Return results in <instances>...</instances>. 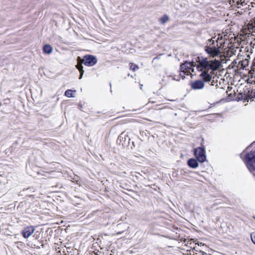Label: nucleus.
Wrapping results in <instances>:
<instances>
[{"label":"nucleus","instance_id":"nucleus-1","mask_svg":"<svg viewBox=\"0 0 255 255\" xmlns=\"http://www.w3.org/2000/svg\"><path fill=\"white\" fill-rule=\"evenodd\" d=\"M198 60H197L198 65L197 69L199 71H209L217 69L220 66V62L218 60H215L212 61H209L207 58H201L198 57Z\"/></svg>","mask_w":255,"mask_h":255},{"label":"nucleus","instance_id":"nucleus-2","mask_svg":"<svg viewBox=\"0 0 255 255\" xmlns=\"http://www.w3.org/2000/svg\"><path fill=\"white\" fill-rule=\"evenodd\" d=\"M243 160L250 172L255 176V150L246 153Z\"/></svg>","mask_w":255,"mask_h":255},{"label":"nucleus","instance_id":"nucleus-3","mask_svg":"<svg viewBox=\"0 0 255 255\" xmlns=\"http://www.w3.org/2000/svg\"><path fill=\"white\" fill-rule=\"evenodd\" d=\"M130 139L125 132H123L119 135L117 140V143L123 147H127L128 148H132L134 146V142H132V145L130 144Z\"/></svg>","mask_w":255,"mask_h":255},{"label":"nucleus","instance_id":"nucleus-4","mask_svg":"<svg viewBox=\"0 0 255 255\" xmlns=\"http://www.w3.org/2000/svg\"><path fill=\"white\" fill-rule=\"evenodd\" d=\"M219 40V37L216 40V46H212L211 47L205 46L204 50L207 54H208L209 56L215 57L219 56L221 53V48L220 46H219L218 44V40Z\"/></svg>","mask_w":255,"mask_h":255},{"label":"nucleus","instance_id":"nucleus-5","mask_svg":"<svg viewBox=\"0 0 255 255\" xmlns=\"http://www.w3.org/2000/svg\"><path fill=\"white\" fill-rule=\"evenodd\" d=\"M194 155L199 162L203 163L206 160L205 148L204 146L194 149Z\"/></svg>","mask_w":255,"mask_h":255},{"label":"nucleus","instance_id":"nucleus-6","mask_svg":"<svg viewBox=\"0 0 255 255\" xmlns=\"http://www.w3.org/2000/svg\"><path fill=\"white\" fill-rule=\"evenodd\" d=\"M196 66V63L194 62H189L186 61L184 63L181 64L180 70L181 71L184 73V74L188 75L190 73V70L192 72L194 71V67Z\"/></svg>","mask_w":255,"mask_h":255},{"label":"nucleus","instance_id":"nucleus-7","mask_svg":"<svg viewBox=\"0 0 255 255\" xmlns=\"http://www.w3.org/2000/svg\"><path fill=\"white\" fill-rule=\"evenodd\" d=\"M97 62V59L95 56L89 55L84 57L82 63H83L85 65L92 66L96 64Z\"/></svg>","mask_w":255,"mask_h":255},{"label":"nucleus","instance_id":"nucleus-8","mask_svg":"<svg viewBox=\"0 0 255 255\" xmlns=\"http://www.w3.org/2000/svg\"><path fill=\"white\" fill-rule=\"evenodd\" d=\"M115 161L114 163L115 166H117L118 168L122 169L124 167V163L125 162L126 159L120 155H116L114 157Z\"/></svg>","mask_w":255,"mask_h":255},{"label":"nucleus","instance_id":"nucleus-9","mask_svg":"<svg viewBox=\"0 0 255 255\" xmlns=\"http://www.w3.org/2000/svg\"><path fill=\"white\" fill-rule=\"evenodd\" d=\"M191 87L193 90H200L205 86V84L202 80H196L190 84Z\"/></svg>","mask_w":255,"mask_h":255},{"label":"nucleus","instance_id":"nucleus-10","mask_svg":"<svg viewBox=\"0 0 255 255\" xmlns=\"http://www.w3.org/2000/svg\"><path fill=\"white\" fill-rule=\"evenodd\" d=\"M209 71H202L200 75V77L202 78V81L204 82H209L211 81L212 76L209 73Z\"/></svg>","mask_w":255,"mask_h":255},{"label":"nucleus","instance_id":"nucleus-11","mask_svg":"<svg viewBox=\"0 0 255 255\" xmlns=\"http://www.w3.org/2000/svg\"><path fill=\"white\" fill-rule=\"evenodd\" d=\"M34 228L32 226L27 227L22 231L23 237L27 238L30 237L34 232Z\"/></svg>","mask_w":255,"mask_h":255},{"label":"nucleus","instance_id":"nucleus-12","mask_svg":"<svg viewBox=\"0 0 255 255\" xmlns=\"http://www.w3.org/2000/svg\"><path fill=\"white\" fill-rule=\"evenodd\" d=\"M198 161L197 159L193 158H190L187 161V165L192 168L195 169L198 167Z\"/></svg>","mask_w":255,"mask_h":255},{"label":"nucleus","instance_id":"nucleus-13","mask_svg":"<svg viewBox=\"0 0 255 255\" xmlns=\"http://www.w3.org/2000/svg\"><path fill=\"white\" fill-rule=\"evenodd\" d=\"M53 50L52 47L49 44L44 45L43 47V51L44 53L50 54Z\"/></svg>","mask_w":255,"mask_h":255},{"label":"nucleus","instance_id":"nucleus-14","mask_svg":"<svg viewBox=\"0 0 255 255\" xmlns=\"http://www.w3.org/2000/svg\"><path fill=\"white\" fill-rule=\"evenodd\" d=\"M213 38L208 39L205 44V46L211 47L212 46H216V44H215L216 42L213 39Z\"/></svg>","mask_w":255,"mask_h":255},{"label":"nucleus","instance_id":"nucleus-15","mask_svg":"<svg viewBox=\"0 0 255 255\" xmlns=\"http://www.w3.org/2000/svg\"><path fill=\"white\" fill-rule=\"evenodd\" d=\"M77 68L79 70L80 73V76L79 77V79H81L83 76V75L84 73V71L83 69V66L81 63H79L77 65Z\"/></svg>","mask_w":255,"mask_h":255},{"label":"nucleus","instance_id":"nucleus-16","mask_svg":"<svg viewBox=\"0 0 255 255\" xmlns=\"http://www.w3.org/2000/svg\"><path fill=\"white\" fill-rule=\"evenodd\" d=\"M169 20V16L166 15L164 14L162 17L160 18V22L162 24H164L166 23L168 20Z\"/></svg>","mask_w":255,"mask_h":255},{"label":"nucleus","instance_id":"nucleus-17","mask_svg":"<svg viewBox=\"0 0 255 255\" xmlns=\"http://www.w3.org/2000/svg\"><path fill=\"white\" fill-rule=\"evenodd\" d=\"M76 91H72L71 90H67L65 92V95L69 98L73 97V92H75Z\"/></svg>","mask_w":255,"mask_h":255},{"label":"nucleus","instance_id":"nucleus-18","mask_svg":"<svg viewBox=\"0 0 255 255\" xmlns=\"http://www.w3.org/2000/svg\"><path fill=\"white\" fill-rule=\"evenodd\" d=\"M130 69L132 70L133 71H135L138 69V66L137 65L133 64V63H130Z\"/></svg>","mask_w":255,"mask_h":255},{"label":"nucleus","instance_id":"nucleus-19","mask_svg":"<svg viewBox=\"0 0 255 255\" xmlns=\"http://www.w3.org/2000/svg\"><path fill=\"white\" fill-rule=\"evenodd\" d=\"M247 97L250 99L255 98V92L251 91V93L247 95Z\"/></svg>","mask_w":255,"mask_h":255},{"label":"nucleus","instance_id":"nucleus-20","mask_svg":"<svg viewBox=\"0 0 255 255\" xmlns=\"http://www.w3.org/2000/svg\"><path fill=\"white\" fill-rule=\"evenodd\" d=\"M252 241L255 245V232H253L251 234Z\"/></svg>","mask_w":255,"mask_h":255},{"label":"nucleus","instance_id":"nucleus-21","mask_svg":"<svg viewBox=\"0 0 255 255\" xmlns=\"http://www.w3.org/2000/svg\"><path fill=\"white\" fill-rule=\"evenodd\" d=\"M162 55V54H160L156 57H154L152 60V62H154V61L156 59H159L160 58V56Z\"/></svg>","mask_w":255,"mask_h":255},{"label":"nucleus","instance_id":"nucleus-22","mask_svg":"<svg viewBox=\"0 0 255 255\" xmlns=\"http://www.w3.org/2000/svg\"><path fill=\"white\" fill-rule=\"evenodd\" d=\"M172 80H176V81H179V79H176V78H175V77H173Z\"/></svg>","mask_w":255,"mask_h":255},{"label":"nucleus","instance_id":"nucleus-23","mask_svg":"<svg viewBox=\"0 0 255 255\" xmlns=\"http://www.w3.org/2000/svg\"><path fill=\"white\" fill-rule=\"evenodd\" d=\"M211 85H212V86L214 85V80L212 81Z\"/></svg>","mask_w":255,"mask_h":255},{"label":"nucleus","instance_id":"nucleus-24","mask_svg":"<svg viewBox=\"0 0 255 255\" xmlns=\"http://www.w3.org/2000/svg\"><path fill=\"white\" fill-rule=\"evenodd\" d=\"M228 91H230L232 89V87H228Z\"/></svg>","mask_w":255,"mask_h":255},{"label":"nucleus","instance_id":"nucleus-25","mask_svg":"<svg viewBox=\"0 0 255 255\" xmlns=\"http://www.w3.org/2000/svg\"><path fill=\"white\" fill-rule=\"evenodd\" d=\"M201 253L202 254V255L206 254L204 252H203V251H201Z\"/></svg>","mask_w":255,"mask_h":255},{"label":"nucleus","instance_id":"nucleus-26","mask_svg":"<svg viewBox=\"0 0 255 255\" xmlns=\"http://www.w3.org/2000/svg\"><path fill=\"white\" fill-rule=\"evenodd\" d=\"M78 61L80 62V61L81 60L79 57L78 58Z\"/></svg>","mask_w":255,"mask_h":255},{"label":"nucleus","instance_id":"nucleus-27","mask_svg":"<svg viewBox=\"0 0 255 255\" xmlns=\"http://www.w3.org/2000/svg\"><path fill=\"white\" fill-rule=\"evenodd\" d=\"M255 144V141H254V142H253L252 143V144Z\"/></svg>","mask_w":255,"mask_h":255},{"label":"nucleus","instance_id":"nucleus-28","mask_svg":"<svg viewBox=\"0 0 255 255\" xmlns=\"http://www.w3.org/2000/svg\"><path fill=\"white\" fill-rule=\"evenodd\" d=\"M240 95H241L242 96V97L243 96V94L242 93H240Z\"/></svg>","mask_w":255,"mask_h":255},{"label":"nucleus","instance_id":"nucleus-29","mask_svg":"<svg viewBox=\"0 0 255 255\" xmlns=\"http://www.w3.org/2000/svg\"><path fill=\"white\" fill-rule=\"evenodd\" d=\"M142 85H141L140 89H142Z\"/></svg>","mask_w":255,"mask_h":255},{"label":"nucleus","instance_id":"nucleus-30","mask_svg":"<svg viewBox=\"0 0 255 255\" xmlns=\"http://www.w3.org/2000/svg\"><path fill=\"white\" fill-rule=\"evenodd\" d=\"M142 85H141L140 89H142Z\"/></svg>","mask_w":255,"mask_h":255},{"label":"nucleus","instance_id":"nucleus-31","mask_svg":"<svg viewBox=\"0 0 255 255\" xmlns=\"http://www.w3.org/2000/svg\"><path fill=\"white\" fill-rule=\"evenodd\" d=\"M142 85H141L140 89H142Z\"/></svg>","mask_w":255,"mask_h":255},{"label":"nucleus","instance_id":"nucleus-32","mask_svg":"<svg viewBox=\"0 0 255 255\" xmlns=\"http://www.w3.org/2000/svg\"><path fill=\"white\" fill-rule=\"evenodd\" d=\"M242 154H241V158H242Z\"/></svg>","mask_w":255,"mask_h":255}]
</instances>
